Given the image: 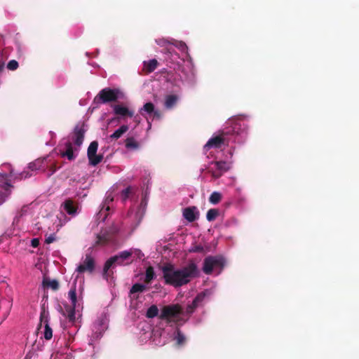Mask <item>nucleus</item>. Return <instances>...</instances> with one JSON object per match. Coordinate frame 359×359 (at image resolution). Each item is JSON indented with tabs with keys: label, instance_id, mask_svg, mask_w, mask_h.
I'll return each instance as SVG.
<instances>
[{
	"label": "nucleus",
	"instance_id": "de8ad7c7",
	"mask_svg": "<svg viewBox=\"0 0 359 359\" xmlns=\"http://www.w3.org/2000/svg\"><path fill=\"white\" fill-rule=\"evenodd\" d=\"M57 170V168L55 166L54 168H52V174L55 172V170Z\"/></svg>",
	"mask_w": 359,
	"mask_h": 359
},
{
	"label": "nucleus",
	"instance_id": "c85d7f7f",
	"mask_svg": "<svg viewBox=\"0 0 359 359\" xmlns=\"http://www.w3.org/2000/svg\"><path fill=\"white\" fill-rule=\"evenodd\" d=\"M158 314V309L156 305H151L147 311L146 316L148 318H153Z\"/></svg>",
	"mask_w": 359,
	"mask_h": 359
},
{
	"label": "nucleus",
	"instance_id": "ea45409f",
	"mask_svg": "<svg viewBox=\"0 0 359 359\" xmlns=\"http://www.w3.org/2000/svg\"><path fill=\"white\" fill-rule=\"evenodd\" d=\"M97 240L96 243L97 244H105L107 242V238L105 236L99 235V236H97Z\"/></svg>",
	"mask_w": 359,
	"mask_h": 359
},
{
	"label": "nucleus",
	"instance_id": "49530a36",
	"mask_svg": "<svg viewBox=\"0 0 359 359\" xmlns=\"http://www.w3.org/2000/svg\"><path fill=\"white\" fill-rule=\"evenodd\" d=\"M168 53H170V54H171V55H172V56H174V55L177 56V55H178V54H177L176 52H175L174 53H172V52L170 49H168Z\"/></svg>",
	"mask_w": 359,
	"mask_h": 359
},
{
	"label": "nucleus",
	"instance_id": "7ed1b4c3",
	"mask_svg": "<svg viewBox=\"0 0 359 359\" xmlns=\"http://www.w3.org/2000/svg\"><path fill=\"white\" fill-rule=\"evenodd\" d=\"M225 259L223 257L208 256L203 260V271L206 275H210L213 271H217V273H220L225 265Z\"/></svg>",
	"mask_w": 359,
	"mask_h": 359
},
{
	"label": "nucleus",
	"instance_id": "6ab92c4d",
	"mask_svg": "<svg viewBox=\"0 0 359 359\" xmlns=\"http://www.w3.org/2000/svg\"><path fill=\"white\" fill-rule=\"evenodd\" d=\"M158 62L156 59H152L148 62H144V67L147 73L153 72L158 67Z\"/></svg>",
	"mask_w": 359,
	"mask_h": 359
},
{
	"label": "nucleus",
	"instance_id": "412c9836",
	"mask_svg": "<svg viewBox=\"0 0 359 359\" xmlns=\"http://www.w3.org/2000/svg\"><path fill=\"white\" fill-rule=\"evenodd\" d=\"M129 129L128 126L122 125L118 129L114 131L113 134L110 135V138L112 140H118Z\"/></svg>",
	"mask_w": 359,
	"mask_h": 359
},
{
	"label": "nucleus",
	"instance_id": "f8f14e48",
	"mask_svg": "<svg viewBox=\"0 0 359 359\" xmlns=\"http://www.w3.org/2000/svg\"><path fill=\"white\" fill-rule=\"evenodd\" d=\"M113 111L115 115L120 116L121 118H125L126 117L132 118L134 116V111L133 110H130L128 107L121 104L114 105Z\"/></svg>",
	"mask_w": 359,
	"mask_h": 359
},
{
	"label": "nucleus",
	"instance_id": "a211bd4d",
	"mask_svg": "<svg viewBox=\"0 0 359 359\" xmlns=\"http://www.w3.org/2000/svg\"><path fill=\"white\" fill-rule=\"evenodd\" d=\"M178 97L176 95H169L165 98L164 106L166 109H172L177 103Z\"/></svg>",
	"mask_w": 359,
	"mask_h": 359
},
{
	"label": "nucleus",
	"instance_id": "a19ab883",
	"mask_svg": "<svg viewBox=\"0 0 359 359\" xmlns=\"http://www.w3.org/2000/svg\"><path fill=\"white\" fill-rule=\"evenodd\" d=\"M74 309H75V308L72 307V309H70V311H69L68 318H69V320L73 321L75 318Z\"/></svg>",
	"mask_w": 359,
	"mask_h": 359
},
{
	"label": "nucleus",
	"instance_id": "09e8293b",
	"mask_svg": "<svg viewBox=\"0 0 359 359\" xmlns=\"http://www.w3.org/2000/svg\"><path fill=\"white\" fill-rule=\"evenodd\" d=\"M177 69L180 70V68H181V65L179 63H177Z\"/></svg>",
	"mask_w": 359,
	"mask_h": 359
},
{
	"label": "nucleus",
	"instance_id": "20e7f679",
	"mask_svg": "<svg viewBox=\"0 0 359 359\" xmlns=\"http://www.w3.org/2000/svg\"><path fill=\"white\" fill-rule=\"evenodd\" d=\"M120 91L118 89L105 88L101 90L94 99L96 103L105 104L116 102L118 99Z\"/></svg>",
	"mask_w": 359,
	"mask_h": 359
},
{
	"label": "nucleus",
	"instance_id": "dca6fc26",
	"mask_svg": "<svg viewBox=\"0 0 359 359\" xmlns=\"http://www.w3.org/2000/svg\"><path fill=\"white\" fill-rule=\"evenodd\" d=\"M147 290V286L141 283L134 284L130 290V297L133 299H138V295L135 296L136 293H142Z\"/></svg>",
	"mask_w": 359,
	"mask_h": 359
},
{
	"label": "nucleus",
	"instance_id": "1a4fd4ad",
	"mask_svg": "<svg viewBox=\"0 0 359 359\" xmlns=\"http://www.w3.org/2000/svg\"><path fill=\"white\" fill-rule=\"evenodd\" d=\"M86 129L84 123H78L74 129L72 140L75 146L79 147L83 142Z\"/></svg>",
	"mask_w": 359,
	"mask_h": 359
},
{
	"label": "nucleus",
	"instance_id": "423d86ee",
	"mask_svg": "<svg viewBox=\"0 0 359 359\" xmlns=\"http://www.w3.org/2000/svg\"><path fill=\"white\" fill-rule=\"evenodd\" d=\"M97 148L98 143L97 141H93L88 148L87 155L89 160V163L93 166L99 164L103 159L102 155L96 154Z\"/></svg>",
	"mask_w": 359,
	"mask_h": 359
},
{
	"label": "nucleus",
	"instance_id": "7c9ffc66",
	"mask_svg": "<svg viewBox=\"0 0 359 359\" xmlns=\"http://www.w3.org/2000/svg\"><path fill=\"white\" fill-rule=\"evenodd\" d=\"M8 177H14L13 171V170H10L9 175L4 172H0V182H5V184L6 185L10 186V184L8 182Z\"/></svg>",
	"mask_w": 359,
	"mask_h": 359
},
{
	"label": "nucleus",
	"instance_id": "f3484780",
	"mask_svg": "<svg viewBox=\"0 0 359 359\" xmlns=\"http://www.w3.org/2000/svg\"><path fill=\"white\" fill-rule=\"evenodd\" d=\"M196 208L194 206L186 208L183 211L184 217L189 222L195 221L196 219Z\"/></svg>",
	"mask_w": 359,
	"mask_h": 359
},
{
	"label": "nucleus",
	"instance_id": "f03ea898",
	"mask_svg": "<svg viewBox=\"0 0 359 359\" xmlns=\"http://www.w3.org/2000/svg\"><path fill=\"white\" fill-rule=\"evenodd\" d=\"M245 130L244 123L241 122H235L229 128H226L217 136L211 137L208 142L205 144L204 149L206 150L210 148L219 149L222 145L226 144L232 141L231 135H241Z\"/></svg>",
	"mask_w": 359,
	"mask_h": 359
},
{
	"label": "nucleus",
	"instance_id": "79ce46f5",
	"mask_svg": "<svg viewBox=\"0 0 359 359\" xmlns=\"http://www.w3.org/2000/svg\"><path fill=\"white\" fill-rule=\"evenodd\" d=\"M151 115L153 116V118L160 119L161 118V113L159 110H156L154 109V112H152Z\"/></svg>",
	"mask_w": 359,
	"mask_h": 359
},
{
	"label": "nucleus",
	"instance_id": "f704fd0d",
	"mask_svg": "<svg viewBox=\"0 0 359 359\" xmlns=\"http://www.w3.org/2000/svg\"><path fill=\"white\" fill-rule=\"evenodd\" d=\"M131 193V189L130 187H127L126 189H123L121 191V198L123 201L127 200V198L129 197V195Z\"/></svg>",
	"mask_w": 359,
	"mask_h": 359
},
{
	"label": "nucleus",
	"instance_id": "393cba45",
	"mask_svg": "<svg viewBox=\"0 0 359 359\" xmlns=\"http://www.w3.org/2000/svg\"><path fill=\"white\" fill-rule=\"evenodd\" d=\"M43 285L44 287H50L53 290H57L59 289V283L56 280H50L48 278H43Z\"/></svg>",
	"mask_w": 359,
	"mask_h": 359
},
{
	"label": "nucleus",
	"instance_id": "4c0bfd02",
	"mask_svg": "<svg viewBox=\"0 0 359 359\" xmlns=\"http://www.w3.org/2000/svg\"><path fill=\"white\" fill-rule=\"evenodd\" d=\"M204 251L203 247L202 245H196L192 247L190 250V252H203Z\"/></svg>",
	"mask_w": 359,
	"mask_h": 359
},
{
	"label": "nucleus",
	"instance_id": "2f4dec72",
	"mask_svg": "<svg viewBox=\"0 0 359 359\" xmlns=\"http://www.w3.org/2000/svg\"><path fill=\"white\" fill-rule=\"evenodd\" d=\"M174 46L177 48L180 51L187 53L188 52V47L186 45V43L183 41H175V43H173Z\"/></svg>",
	"mask_w": 359,
	"mask_h": 359
},
{
	"label": "nucleus",
	"instance_id": "9b49d317",
	"mask_svg": "<svg viewBox=\"0 0 359 359\" xmlns=\"http://www.w3.org/2000/svg\"><path fill=\"white\" fill-rule=\"evenodd\" d=\"M114 201V197L111 194L107 196L103 206L97 214V219L104 222L109 215L110 210L109 204Z\"/></svg>",
	"mask_w": 359,
	"mask_h": 359
},
{
	"label": "nucleus",
	"instance_id": "39448f33",
	"mask_svg": "<svg viewBox=\"0 0 359 359\" xmlns=\"http://www.w3.org/2000/svg\"><path fill=\"white\" fill-rule=\"evenodd\" d=\"M183 312L182 308L179 304H171L165 306L161 309L159 318L162 320H170L172 318H176Z\"/></svg>",
	"mask_w": 359,
	"mask_h": 359
},
{
	"label": "nucleus",
	"instance_id": "37998d69",
	"mask_svg": "<svg viewBox=\"0 0 359 359\" xmlns=\"http://www.w3.org/2000/svg\"><path fill=\"white\" fill-rule=\"evenodd\" d=\"M31 245L33 248H37L39 245V238H33L31 241Z\"/></svg>",
	"mask_w": 359,
	"mask_h": 359
},
{
	"label": "nucleus",
	"instance_id": "c9c22d12",
	"mask_svg": "<svg viewBox=\"0 0 359 359\" xmlns=\"http://www.w3.org/2000/svg\"><path fill=\"white\" fill-rule=\"evenodd\" d=\"M32 175V174L30 173L29 171L25 170V171L22 172L21 173H20L18 175V176H16L15 178L18 179V180L26 179V178L31 177Z\"/></svg>",
	"mask_w": 359,
	"mask_h": 359
},
{
	"label": "nucleus",
	"instance_id": "cd10ccee",
	"mask_svg": "<svg viewBox=\"0 0 359 359\" xmlns=\"http://www.w3.org/2000/svg\"><path fill=\"white\" fill-rule=\"evenodd\" d=\"M175 339L177 341V344L179 346L184 344L186 341V337L184 334L179 329H177L175 332Z\"/></svg>",
	"mask_w": 359,
	"mask_h": 359
},
{
	"label": "nucleus",
	"instance_id": "c03bdc74",
	"mask_svg": "<svg viewBox=\"0 0 359 359\" xmlns=\"http://www.w3.org/2000/svg\"><path fill=\"white\" fill-rule=\"evenodd\" d=\"M123 262H124V261H123L122 259H118L116 262L115 264L121 265V264H123Z\"/></svg>",
	"mask_w": 359,
	"mask_h": 359
},
{
	"label": "nucleus",
	"instance_id": "ddd939ff",
	"mask_svg": "<svg viewBox=\"0 0 359 359\" xmlns=\"http://www.w3.org/2000/svg\"><path fill=\"white\" fill-rule=\"evenodd\" d=\"M40 321L41 324L43 323L45 325L44 338L46 340L50 339L53 337V331L50 327L49 326L48 315L46 313L44 310L41 312Z\"/></svg>",
	"mask_w": 359,
	"mask_h": 359
},
{
	"label": "nucleus",
	"instance_id": "473e14b6",
	"mask_svg": "<svg viewBox=\"0 0 359 359\" xmlns=\"http://www.w3.org/2000/svg\"><path fill=\"white\" fill-rule=\"evenodd\" d=\"M205 296L206 294L204 292L198 294L197 296L192 301L194 302V304H196L197 306H198L203 301Z\"/></svg>",
	"mask_w": 359,
	"mask_h": 359
},
{
	"label": "nucleus",
	"instance_id": "2eb2a0df",
	"mask_svg": "<svg viewBox=\"0 0 359 359\" xmlns=\"http://www.w3.org/2000/svg\"><path fill=\"white\" fill-rule=\"evenodd\" d=\"M65 150H60V154L62 157H66L69 161H73L76 158V155L74 154V149L72 147V142L67 141L65 143Z\"/></svg>",
	"mask_w": 359,
	"mask_h": 359
},
{
	"label": "nucleus",
	"instance_id": "6e6552de",
	"mask_svg": "<svg viewBox=\"0 0 359 359\" xmlns=\"http://www.w3.org/2000/svg\"><path fill=\"white\" fill-rule=\"evenodd\" d=\"M214 167L210 168L209 172L215 179L219 178L225 172L230 169L229 164L226 161H215L212 163Z\"/></svg>",
	"mask_w": 359,
	"mask_h": 359
},
{
	"label": "nucleus",
	"instance_id": "e433bc0d",
	"mask_svg": "<svg viewBox=\"0 0 359 359\" xmlns=\"http://www.w3.org/2000/svg\"><path fill=\"white\" fill-rule=\"evenodd\" d=\"M197 307L198 306L196 304H194V302H192L191 304L187 306L186 313L188 314H191Z\"/></svg>",
	"mask_w": 359,
	"mask_h": 359
},
{
	"label": "nucleus",
	"instance_id": "4be33fe9",
	"mask_svg": "<svg viewBox=\"0 0 359 359\" xmlns=\"http://www.w3.org/2000/svg\"><path fill=\"white\" fill-rule=\"evenodd\" d=\"M45 160H46V158H43V159L38 158L36 161H34V162L30 163L28 165V168L31 171H35V170H40L41 168H42L43 167V164Z\"/></svg>",
	"mask_w": 359,
	"mask_h": 359
},
{
	"label": "nucleus",
	"instance_id": "9d476101",
	"mask_svg": "<svg viewBox=\"0 0 359 359\" xmlns=\"http://www.w3.org/2000/svg\"><path fill=\"white\" fill-rule=\"evenodd\" d=\"M95 269V260L90 255H86V258L83 264H79L76 268V271L79 273L86 271L92 273Z\"/></svg>",
	"mask_w": 359,
	"mask_h": 359
},
{
	"label": "nucleus",
	"instance_id": "58836bf2",
	"mask_svg": "<svg viewBox=\"0 0 359 359\" xmlns=\"http://www.w3.org/2000/svg\"><path fill=\"white\" fill-rule=\"evenodd\" d=\"M55 241V233L50 234L46 238L45 243L47 244H50Z\"/></svg>",
	"mask_w": 359,
	"mask_h": 359
},
{
	"label": "nucleus",
	"instance_id": "aec40b11",
	"mask_svg": "<svg viewBox=\"0 0 359 359\" xmlns=\"http://www.w3.org/2000/svg\"><path fill=\"white\" fill-rule=\"evenodd\" d=\"M154 104L152 102H147L144 104V106L140 109V113L142 116H145V114H147L151 116L152 112H154Z\"/></svg>",
	"mask_w": 359,
	"mask_h": 359
},
{
	"label": "nucleus",
	"instance_id": "0eeeda50",
	"mask_svg": "<svg viewBox=\"0 0 359 359\" xmlns=\"http://www.w3.org/2000/svg\"><path fill=\"white\" fill-rule=\"evenodd\" d=\"M132 251H122L118 255L110 257L104 264L103 268V275L107 276L108 271L115 264L116 262L119 259H122L123 261L131 257Z\"/></svg>",
	"mask_w": 359,
	"mask_h": 359
},
{
	"label": "nucleus",
	"instance_id": "72a5a7b5",
	"mask_svg": "<svg viewBox=\"0 0 359 359\" xmlns=\"http://www.w3.org/2000/svg\"><path fill=\"white\" fill-rule=\"evenodd\" d=\"M18 67V62L15 60H10L7 65V68L11 71H14V70L17 69Z\"/></svg>",
	"mask_w": 359,
	"mask_h": 359
},
{
	"label": "nucleus",
	"instance_id": "5701e85b",
	"mask_svg": "<svg viewBox=\"0 0 359 359\" xmlns=\"http://www.w3.org/2000/svg\"><path fill=\"white\" fill-rule=\"evenodd\" d=\"M125 142H126V147L128 149L136 150L140 147L139 143L133 137L126 138Z\"/></svg>",
	"mask_w": 359,
	"mask_h": 359
},
{
	"label": "nucleus",
	"instance_id": "a18cd8bd",
	"mask_svg": "<svg viewBox=\"0 0 359 359\" xmlns=\"http://www.w3.org/2000/svg\"><path fill=\"white\" fill-rule=\"evenodd\" d=\"M4 67V62L3 61L0 60V72H1L3 70Z\"/></svg>",
	"mask_w": 359,
	"mask_h": 359
},
{
	"label": "nucleus",
	"instance_id": "bb28decb",
	"mask_svg": "<svg viewBox=\"0 0 359 359\" xmlns=\"http://www.w3.org/2000/svg\"><path fill=\"white\" fill-rule=\"evenodd\" d=\"M219 212L218 209H210L206 214V219L209 222H212L219 216Z\"/></svg>",
	"mask_w": 359,
	"mask_h": 359
},
{
	"label": "nucleus",
	"instance_id": "f257e3e1",
	"mask_svg": "<svg viewBox=\"0 0 359 359\" xmlns=\"http://www.w3.org/2000/svg\"><path fill=\"white\" fill-rule=\"evenodd\" d=\"M165 285L180 287L188 284L193 278L199 276L198 266L194 262L176 269L172 264L166 263L160 266Z\"/></svg>",
	"mask_w": 359,
	"mask_h": 359
},
{
	"label": "nucleus",
	"instance_id": "c756f323",
	"mask_svg": "<svg viewBox=\"0 0 359 359\" xmlns=\"http://www.w3.org/2000/svg\"><path fill=\"white\" fill-rule=\"evenodd\" d=\"M222 199V194L219 192L214 191L209 197V202L212 204H217Z\"/></svg>",
	"mask_w": 359,
	"mask_h": 359
},
{
	"label": "nucleus",
	"instance_id": "b1692460",
	"mask_svg": "<svg viewBox=\"0 0 359 359\" xmlns=\"http://www.w3.org/2000/svg\"><path fill=\"white\" fill-rule=\"evenodd\" d=\"M155 277V273L154 269L152 266H149L147 268L146 272H145V278H144V283L146 284L151 283V280Z\"/></svg>",
	"mask_w": 359,
	"mask_h": 359
},
{
	"label": "nucleus",
	"instance_id": "a878e982",
	"mask_svg": "<svg viewBox=\"0 0 359 359\" xmlns=\"http://www.w3.org/2000/svg\"><path fill=\"white\" fill-rule=\"evenodd\" d=\"M69 298L71 300L72 307L75 308L77 301L76 292V283L72 287L69 291Z\"/></svg>",
	"mask_w": 359,
	"mask_h": 359
},
{
	"label": "nucleus",
	"instance_id": "4468645a",
	"mask_svg": "<svg viewBox=\"0 0 359 359\" xmlns=\"http://www.w3.org/2000/svg\"><path fill=\"white\" fill-rule=\"evenodd\" d=\"M61 206L65 212L69 215H75L77 212L78 204L76 203L72 198L66 199Z\"/></svg>",
	"mask_w": 359,
	"mask_h": 359
}]
</instances>
